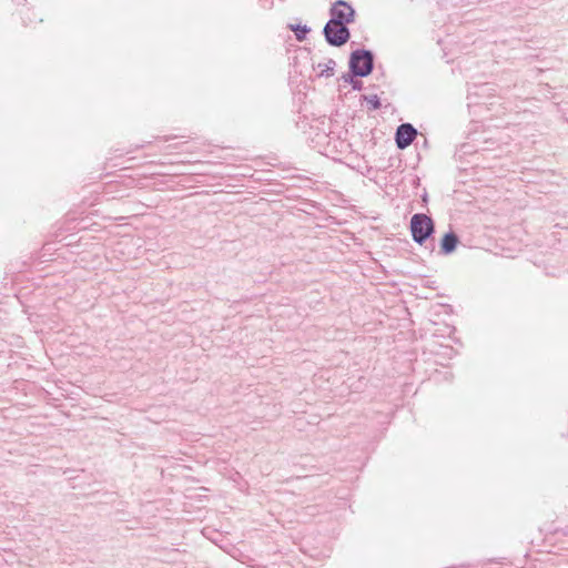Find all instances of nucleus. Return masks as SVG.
<instances>
[{"label":"nucleus","mask_w":568,"mask_h":568,"mask_svg":"<svg viewBox=\"0 0 568 568\" xmlns=\"http://www.w3.org/2000/svg\"><path fill=\"white\" fill-rule=\"evenodd\" d=\"M410 232L415 242L423 244L434 232L433 220L426 214H415L410 220Z\"/></svg>","instance_id":"obj_1"},{"label":"nucleus","mask_w":568,"mask_h":568,"mask_svg":"<svg viewBox=\"0 0 568 568\" xmlns=\"http://www.w3.org/2000/svg\"><path fill=\"white\" fill-rule=\"evenodd\" d=\"M349 67L354 75L366 77L373 68V57L371 52L357 50L352 53Z\"/></svg>","instance_id":"obj_2"},{"label":"nucleus","mask_w":568,"mask_h":568,"mask_svg":"<svg viewBox=\"0 0 568 568\" xmlns=\"http://www.w3.org/2000/svg\"><path fill=\"white\" fill-rule=\"evenodd\" d=\"M324 34L329 44L337 47L346 43L349 38L346 24L341 21L329 20L324 28Z\"/></svg>","instance_id":"obj_3"},{"label":"nucleus","mask_w":568,"mask_h":568,"mask_svg":"<svg viewBox=\"0 0 568 568\" xmlns=\"http://www.w3.org/2000/svg\"><path fill=\"white\" fill-rule=\"evenodd\" d=\"M355 11L345 1H336L331 9V20L341 21V23L348 24L354 21Z\"/></svg>","instance_id":"obj_4"},{"label":"nucleus","mask_w":568,"mask_h":568,"mask_svg":"<svg viewBox=\"0 0 568 568\" xmlns=\"http://www.w3.org/2000/svg\"><path fill=\"white\" fill-rule=\"evenodd\" d=\"M417 131L409 124H400L396 131V144L399 149L407 148L415 139Z\"/></svg>","instance_id":"obj_5"},{"label":"nucleus","mask_w":568,"mask_h":568,"mask_svg":"<svg viewBox=\"0 0 568 568\" xmlns=\"http://www.w3.org/2000/svg\"><path fill=\"white\" fill-rule=\"evenodd\" d=\"M458 243V237L454 233H446L440 242L443 254H450L455 251Z\"/></svg>","instance_id":"obj_6"},{"label":"nucleus","mask_w":568,"mask_h":568,"mask_svg":"<svg viewBox=\"0 0 568 568\" xmlns=\"http://www.w3.org/2000/svg\"><path fill=\"white\" fill-rule=\"evenodd\" d=\"M365 99L373 109L376 110L381 106V102L377 95L366 97Z\"/></svg>","instance_id":"obj_7"},{"label":"nucleus","mask_w":568,"mask_h":568,"mask_svg":"<svg viewBox=\"0 0 568 568\" xmlns=\"http://www.w3.org/2000/svg\"><path fill=\"white\" fill-rule=\"evenodd\" d=\"M344 80H345L346 82H352V83H353V78H352L351 75H346V77H344Z\"/></svg>","instance_id":"obj_8"},{"label":"nucleus","mask_w":568,"mask_h":568,"mask_svg":"<svg viewBox=\"0 0 568 568\" xmlns=\"http://www.w3.org/2000/svg\"><path fill=\"white\" fill-rule=\"evenodd\" d=\"M307 31H308V29H307L306 27H303V28H302V32H303V33H306Z\"/></svg>","instance_id":"obj_9"}]
</instances>
